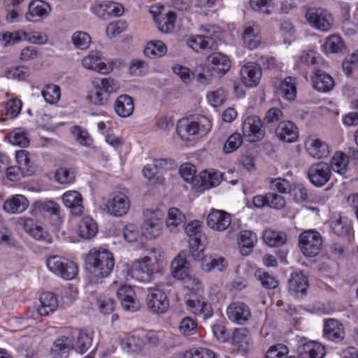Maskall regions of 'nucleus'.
Here are the masks:
<instances>
[{"label": "nucleus", "instance_id": "obj_1", "mask_svg": "<svg viewBox=\"0 0 358 358\" xmlns=\"http://www.w3.org/2000/svg\"><path fill=\"white\" fill-rule=\"evenodd\" d=\"M210 120L203 115H199L193 120L182 119L178 121L176 131L182 140L191 141L195 137H202L211 129Z\"/></svg>", "mask_w": 358, "mask_h": 358}, {"label": "nucleus", "instance_id": "obj_33", "mask_svg": "<svg viewBox=\"0 0 358 358\" xmlns=\"http://www.w3.org/2000/svg\"><path fill=\"white\" fill-rule=\"evenodd\" d=\"M299 355L301 358H324L326 350L321 343L310 341L300 348Z\"/></svg>", "mask_w": 358, "mask_h": 358}, {"label": "nucleus", "instance_id": "obj_64", "mask_svg": "<svg viewBox=\"0 0 358 358\" xmlns=\"http://www.w3.org/2000/svg\"><path fill=\"white\" fill-rule=\"evenodd\" d=\"M185 358H215V354L207 348H193L185 354Z\"/></svg>", "mask_w": 358, "mask_h": 358}, {"label": "nucleus", "instance_id": "obj_23", "mask_svg": "<svg viewBox=\"0 0 358 358\" xmlns=\"http://www.w3.org/2000/svg\"><path fill=\"white\" fill-rule=\"evenodd\" d=\"M323 333L325 338L335 342L342 341L345 336L343 324L338 320L333 318L327 319L324 321Z\"/></svg>", "mask_w": 358, "mask_h": 358}, {"label": "nucleus", "instance_id": "obj_4", "mask_svg": "<svg viewBox=\"0 0 358 358\" xmlns=\"http://www.w3.org/2000/svg\"><path fill=\"white\" fill-rule=\"evenodd\" d=\"M46 266L50 271L65 280H71L78 273L77 265L73 262L59 256L48 258Z\"/></svg>", "mask_w": 358, "mask_h": 358}, {"label": "nucleus", "instance_id": "obj_25", "mask_svg": "<svg viewBox=\"0 0 358 358\" xmlns=\"http://www.w3.org/2000/svg\"><path fill=\"white\" fill-rule=\"evenodd\" d=\"M186 222V217L182 211L177 208H169L165 224L166 229L173 234L179 232Z\"/></svg>", "mask_w": 358, "mask_h": 358}, {"label": "nucleus", "instance_id": "obj_7", "mask_svg": "<svg viewBox=\"0 0 358 358\" xmlns=\"http://www.w3.org/2000/svg\"><path fill=\"white\" fill-rule=\"evenodd\" d=\"M111 87L112 80L110 78L96 80L94 87L88 92L87 100L96 106L106 103L110 98Z\"/></svg>", "mask_w": 358, "mask_h": 358}, {"label": "nucleus", "instance_id": "obj_22", "mask_svg": "<svg viewBox=\"0 0 358 358\" xmlns=\"http://www.w3.org/2000/svg\"><path fill=\"white\" fill-rule=\"evenodd\" d=\"M117 296L125 310L135 312L140 308V303L136 299L135 292L131 286L120 287L117 292Z\"/></svg>", "mask_w": 358, "mask_h": 358}, {"label": "nucleus", "instance_id": "obj_2", "mask_svg": "<svg viewBox=\"0 0 358 358\" xmlns=\"http://www.w3.org/2000/svg\"><path fill=\"white\" fill-rule=\"evenodd\" d=\"M111 254L105 249H92L87 257V266L95 278L107 277L112 270Z\"/></svg>", "mask_w": 358, "mask_h": 358}, {"label": "nucleus", "instance_id": "obj_28", "mask_svg": "<svg viewBox=\"0 0 358 358\" xmlns=\"http://www.w3.org/2000/svg\"><path fill=\"white\" fill-rule=\"evenodd\" d=\"M74 347L75 343L71 337L62 336L54 342L51 348V355L53 358H66Z\"/></svg>", "mask_w": 358, "mask_h": 358}, {"label": "nucleus", "instance_id": "obj_27", "mask_svg": "<svg viewBox=\"0 0 358 358\" xmlns=\"http://www.w3.org/2000/svg\"><path fill=\"white\" fill-rule=\"evenodd\" d=\"M208 69L212 71L211 75L224 74L230 68V61L228 57L220 53L215 52L208 57Z\"/></svg>", "mask_w": 358, "mask_h": 358}, {"label": "nucleus", "instance_id": "obj_43", "mask_svg": "<svg viewBox=\"0 0 358 358\" xmlns=\"http://www.w3.org/2000/svg\"><path fill=\"white\" fill-rule=\"evenodd\" d=\"M349 162L350 159L347 155L343 152H336L330 161L331 171H334L337 173L343 175L348 169Z\"/></svg>", "mask_w": 358, "mask_h": 358}, {"label": "nucleus", "instance_id": "obj_14", "mask_svg": "<svg viewBox=\"0 0 358 358\" xmlns=\"http://www.w3.org/2000/svg\"><path fill=\"white\" fill-rule=\"evenodd\" d=\"M50 12L51 7L48 3L42 0H32L28 5L24 17L28 22H37L47 17Z\"/></svg>", "mask_w": 358, "mask_h": 358}, {"label": "nucleus", "instance_id": "obj_49", "mask_svg": "<svg viewBox=\"0 0 358 358\" xmlns=\"http://www.w3.org/2000/svg\"><path fill=\"white\" fill-rule=\"evenodd\" d=\"M33 206L36 210L51 215H59L60 212L59 205L52 200L37 201Z\"/></svg>", "mask_w": 358, "mask_h": 358}, {"label": "nucleus", "instance_id": "obj_6", "mask_svg": "<svg viewBox=\"0 0 358 358\" xmlns=\"http://www.w3.org/2000/svg\"><path fill=\"white\" fill-rule=\"evenodd\" d=\"M301 252L306 257H315L319 254L322 239L321 235L316 231L308 230L301 233L299 238Z\"/></svg>", "mask_w": 358, "mask_h": 358}, {"label": "nucleus", "instance_id": "obj_11", "mask_svg": "<svg viewBox=\"0 0 358 358\" xmlns=\"http://www.w3.org/2000/svg\"><path fill=\"white\" fill-rule=\"evenodd\" d=\"M146 304L152 313L164 314L169 308V301L163 291L157 287H150L148 289Z\"/></svg>", "mask_w": 358, "mask_h": 358}, {"label": "nucleus", "instance_id": "obj_15", "mask_svg": "<svg viewBox=\"0 0 358 358\" xmlns=\"http://www.w3.org/2000/svg\"><path fill=\"white\" fill-rule=\"evenodd\" d=\"M261 30L259 24L255 22H247L243 27L242 36L245 48L249 50L257 48L262 44Z\"/></svg>", "mask_w": 358, "mask_h": 358}, {"label": "nucleus", "instance_id": "obj_61", "mask_svg": "<svg viewBox=\"0 0 358 358\" xmlns=\"http://www.w3.org/2000/svg\"><path fill=\"white\" fill-rule=\"evenodd\" d=\"M4 75L8 79L23 80L28 76V70L25 66H12L5 70Z\"/></svg>", "mask_w": 358, "mask_h": 358}, {"label": "nucleus", "instance_id": "obj_29", "mask_svg": "<svg viewBox=\"0 0 358 358\" xmlns=\"http://www.w3.org/2000/svg\"><path fill=\"white\" fill-rule=\"evenodd\" d=\"M275 134L282 141L293 143L299 136V131L296 126L291 121H282L279 123Z\"/></svg>", "mask_w": 358, "mask_h": 358}, {"label": "nucleus", "instance_id": "obj_16", "mask_svg": "<svg viewBox=\"0 0 358 358\" xmlns=\"http://www.w3.org/2000/svg\"><path fill=\"white\" fill-rule=\"evenodd\" d=\"M116 342L127 353L140 352L145 345V341L139 334L122 333L117 336Z\"/></svg>", "mask_w": 358, "mask_h": 358}, {"label": "nucleus", "instance_id": "obj_9", "mask_svg": "<svg viewBox=\"0 0 358 358\" xmlns=\"http://www.w3.org/2000/svg\"><path fill=\"white\" fill-rule=\"evenodd\" d=\"M82 66L101 74H108L112 71V63L106 62L101 52L91 50L81 60Z\"/></svg>", "mask_w": 358, "mask_h": 358}, {"label": "nucleus", "instance_id": "obj_58", "mask_svg": "<svg viewBox=\"0 0 358 358\" xmlns=\"http://www.w3.org/2000/svg\"><path fill=\"white\" fill-rule=\"evenodd\" d=\"M255 275L266 289H275L278 286L276 278L262 270H257Z\"/></svg>", "mask_w": 358, "mask_h": 358}, {"label": "nucleus", "instance_id": "obj_34", "mask_svg": "<svg viewBox=\"0 0 358 358\" xmlns=\"http://www.w3.org/2000/svg\"><path fill=\"white\" fill-rule=\"evenodd\" d=\"M98 226L96 222L89 216L83 217L78 224V234L83 239L89 240L96 236Z\"/></svg>", "mask_w": 358, "mask_h": 358}, {"label": "nucleus", "instance_id": "obj_30", "mask_svg": "<svg viewBox=\"0 0 358 358\" xmlns=\"http://www.w3.org/2000/svg\"><path fill=\"white\" fill-rule=\"evenodd\" d=\"M306 145L308 154L316 159L326 157L331 152L328 144L319 138H310Z\"/></svg>", "mask_w": 358, "mask_h": 358}, {"label": "nucleus", "instance_id": "obj_47", "mask_svg": "<svg viewBox=\"0 0 358 358\" xmlns=\"http://www.w3.org/2000/svg\"><path fill=\"white\" fill-rule=\"evenodd\" d=\"M345 49V44L338 35H331L327 38L323 45V50L327 53H339Z\"/></svg>", "mask_w": 358, "mask_h": 358}, {"label": "nucleus", "instance_id": "obj_60", "mask_svg": "<svg viewBox=\"0 0 358 358\" xmlns=\"http://www.w3.org/2000/svg\"><path fill=\"white\" fill-rule=\"evenodd\" d=\"M143 174L153 185L162 184L164 181V178L158 174L157 169L153 164L145 165L143 169Z\"/></svg>", "mask_w": 358, "mask_h": 358}, {"label": "nucleus", "instance_id": "obj_55", "mask_svg": "<svg viewBox=\"0 0 358 358\" xmlns=\"http://www.w3.org/2000/svg\"><path fill=\"white\" fill-rule=\"evenodd\" d=\"M71 132L76 141L81 145L90 147L93 144V139L88 131L79 126H74Z\"/></svg>", "mask_w": 358, "mask_h": 358}, {"label": "nucleus", "instance_id": "obj_19", "mask_svg": "<svg viewBox=\"0 0 358 358\" xmlns=\"http://www.w3.org/2000/svg\"><path fill=\"white\" fill-rule=\"evenodd\" d=\"M227 315L231 322L243 324L250 318L251 312L246 304L238 301L231 303L227 307Z\"/></svg>", "mask_w": 358, "mask_h": 358}, {"label": "nucleus", "instance_id": "obj_51", "mask_svg": "<svg viewBox=\"0 0 358 358\" xmlns=\"http://www.w3.org/2000/svg\"><path fill=\"white\" fill-rule=\"evenodd\" d=\"M41 94L45 102L50 104H55L60 99V88L58 85L49 84L43 87Z\"/></svg>", "mask_w": 358, "mask_h": 358}, {"label": "nucleus", "instance_id": "obj_57", "mask_svg": "<svg viewBox=\"0 0 358 358\" xmlns=\"http://www.w3.org/2000/svg\"><path fill=\"white\" fill-rule=\"evenodd\" d=\"M243 143V137L239 133L232 134L226 141L223 146V152L226 154L236 150Z\"/></svg>", "mask_w": 358, "mask_h": 358}, {"label": "nucleus", "instance_id": "obj_21", "mask_svg": "<svg viewBox=\"0 0 358 358\" xmlns=\"http://www.w3.org/2000/svg\"><path fill=\"white\" fill-rule=\"evenodd\" d=\"M262 69L259 64L253 62L245 64L241 70L243 83L248 87H256L262 78Z\"/></svg>", "mask_w": 358, "mask_h": 358}, {"label": "nucleus", "instance_id": "obj_40", "mask_svg": "<svg viewBox=\"0 0 358 358\" xmlns=\"http://www.w3.org/2000/svg\"><path fill=\"white\" fill-rule=\"evenodd\" d=\"M330 229L338 236H346L352 228L351 221L345 216L334 217L330 222Z\"/></svg>", "mask_w": 358, "mask_h": 358}, {"label": "nucleus", "instance_id": "obj_56", "mask_svg": "<svg viewBox=\"0 0 358 358\" xmlns=\"http://www.w3.org/2000/svg\"><path fill=\"white\" fill-rule=\"evenodd\" d=\"M129 71L131 76H143L148 71V65L143 60L133 59L129 66Z\"/></svg>", "mask_w": 358, "mask_h": 358}, {"label": "nucleus", "instance_id": "obj_45", "mask_svg": "<svg viewBox=\"0 0 358 358\" xmlns=\"http://www.w3.org/2000/svg\"><path fill=\"white\" fill-rule=\"evenodd\" d=\"M264 242L271 247H280L287 241V235L282 231L266 229L263 234Z\"/></svg>", "mask_w": 358, "mask_h": 358}, {"label": "nucleus", "instance_id": "obj_59", "mask_svg": "<svg viewBox=\"0 0 358 358\" xmlns=\"http://www.w3.org/2000/svg\"><path fill=\"white\" fill-rule=\"evenodd\" d=\"M187 45L196 52L211 48L209 41L205 39V37L201 35L189 37L187 41Z\"/></svg>", "mask_w": 358, "mask_h": 358}, {"label": "nucleus", "instance_id": "obj_12", "mask_svg": "<svg viewBox=\"0 0 358 358\" xmlns=\"http://www.w3.org/2000/svg\"><path fill=\"white\" fill-rule=\"evenodd\" d=\"M243 136L250 142H257L264 136L262 122L257 115H249L244 118L242 123Z\"/></svg>", "mask_w": 358, "mask_h": 358}, {"label": "nucleus", "instance_id": "obj_36", "mask_svg": "<svg viewBox=\"0 0 358 358\" xmlns=\"http://www.w3.org/2000/svg\"><path fill=\"white\" fill-rule=\"evenodd\" d=\"M130 208L129 201L126 194V189L113 193V215L122 216L127 213Z\"/></svg>", "mask_w": 358, "mask_h": 358}, {"label": "nucleus", "instance_id": "obj_8", "mask_svg": "<svg viewBox=\"0 0 358 358\" xmlns=\"http://www.w3.org/2000/svg\"><path fill=\"white\" fill-rule=\"evenodd\" d=\"M145 220L141 227L142 234L149 239H155L162 233L163 221L160 211L146 210Z\"/></svg>", "mask_w": 358, "mask_h": 358}, {"label": "nucleus", "instance_id": "obj_52", "mask_svg": "<svg viewBox=\"0 0 358 358\" xmlns=\"http://www.w3.org/2000/svg\"><path fill=\"white\" fill-rule=\"evenodd\" d=\"M227 266V263L225 259L222 257H214L210 256L206 257L203 259V262L201 263V268L205 271H210L214 268H217L221 271L224 270Z\"/></svg>", "mask_w": 358, "mask_h": 358}, {"label": "nucleus", "instance_id": "obj_44", "mask_svg": "<svg viewBox=\"0 0 358 358\" xmlns=\"http://www.w3.org/2000/svg\"><path fill=\"white\" fill-rule=\"evenodd\" d=\"M93 331L90 329L80 330L77 336L74 348L80 354L86 352L92 345Z\"/></svg>", "mask_w": 358, "mask_h": 358}, {"label": "nucleus", "instance_id": "obj_3", "mask_svg": "<svg viewBox=\"0 0 358 358\" xmlns=\"http://www.w3.org/2000/svg\"><path fill=\"white\" fill-rule=\"evenodd\" d=\"M131 277L141 282H150L155 274L159 273L157 267L150 263V259L144 257L133 262L128 271Z\"/></svg>", "mask_w": 358, "mask_h": 358}, {"label": "nucleus", "instance_id": "obj_24", "mask_svg": "<svg viewBox=\"0 0 358 358\" xmlns=\"http://www.w3.org/2000/svg\"><path fill=\"white\" fill-rule=\"evenodd\" d=\"M29 206V201L22 194H17L9 196L3 204V209L10 214H20L24 212Z\"/></svg>", "mask_w": 358, "mask_h": 358}, {"label": "nucleus", "instance_id": "obj_63", "mask_svg": "<svg viewBox=\"0 0 358 358\" xmlns=\"http://www.w3.org/2000/svg\"><path fill=\"white\" fill-rule=\"evenodd\" d=\"M92 9V12L99 17L104 20L109 19L112 13L111 1H108L98 3Z\"/></svg>", "mask_w": 358, "mask_h": 358}, {"label": "nucleus", "instance_id": "obj_54", "mask_svg": "<svg viewBox=\"0 0 358 358\" xmlns=\"http://www.w3.org/2000/svg\"><path fill=\"white\" fill-rule=\"evenodd\" d=\"M282 94L288 100H294L296 96L295 79L293 77L285 78L280 85Z\"/></svg>", "mask_w": 358, "mask_h": 358}, {"label": "nucleus", "instance_id": "obj_26", "mask_svg": "<svg viewBox=\"0 0 358 358\" xmlns=\"http://www.w3.org/2000/svg\"><path fill=\"white\" fill-rule=\"evenodd\" d=\"M308 287V278L302 272H296L292 275L288 286L290 294L297 298L301 297L306 294Z\"/></svg>", "mask_w": 358, "mask_h": 358}, {"label": "nucleus", "instance_id": "obj_38", "mask_svg": "<svg viewBox=\"0 0 358 358\" xmlns=\"http://www.w3.org/2000/svg\"><path fill=\"white\" fill-rule=\"evenodd\" d=\"M232 343L240 350H249L252 343L250 331L245 328L236 329L232 335Z\"/></svg>", "mask_w": 358, "mask_h": 358}, {"label": "nucleus", "instance_id": "obj_31", "mask_svg": "<svg viewBox=\"0 0 358 358\" xmlns=\"http://www.w3.org/2000/svg\"><path fill=\"white\" fill-rule=\"evenodd\" d=\"M314 88L320 92H330L334 87V78L322 70H317L312 78Z\"/></svg>", "mask_w": 358, "mask_h": 358}, {"label": "nucleus", "instance_id": "obj_32", "mask_svg": "<svg viewBox=\"0 0 358 358\" xmlns=\"http://www.w3.org/2000/svg\"><path fill=\"white\" fill-rule=\"evenodd\" d=\"M185 231L189 237V244L191 248H196L201 245V238L204 236L202 233V224L199 220H193L185 227Z\"/></svg>", "mask_w": 358, "mask_h": 358}, {"label": "nucleus", "instance_id": "obj_39", "mask_svg": "<svg viewBox=\"0 0 358 358\" xmlns=\"http://www.w3.org/2000/svg\"><path fill=\"white\" fill-rule=\"evenodd\" d=\"M134 109V101L130 96L124 94L116 99L115 110L119 116L127 117L133 113Z\"/></svg>", "mask_w": 358, "mask_h": 358}, {"label": "nucleus", "instance_id": "obj_17", "mask_svg": "<svg viewBox=\"0 0 358 358\" xmlns=\"http://www.w3.org/2000/svg\"><path fill=\"white\" fill-rule=\"evenodd\" d=\"M24 231L33 238L37 241L51 242V237L44 225L38 220L32 218H25L22 223Z\"/></svg>", "mask_w": 358, "mask_h": 358}, {"label": "nucleus", "instance_id": "obj_53", "mask_svg": "<svg viewBox=\"0 0 358 358\" xmlns=\"http://www.w3.org/2000/svg\"><path fill=\"white\" fill-rule=\"evenodd\" d=\"M71 41L76 48L83 50L90 47L92 39L87 32L78 31L72 34Z\"/></svg>", "mask_w": 358, "mask_h": 358}, {"label": "nucleus", "instance_id": "obj_37", "mask_svg": "<svg viewBox=\"0 0 358 358\" xmlns=\"http://www.w3.org/2000/svg\"><path fill=\"white\" fill-rule=\"evenodd\" d=\"M172 275L175 278L183 280L189 273V264L186 259L178 254L171 262Z\"/></svg>", "mask_w": 358, "mask_h": 358}, {"label": "nucleus", "instance_id": "obj_20", "mask_svg": "<svg viewBox=\"0 0 358 358\" xmlns=\"http://www.w3.org/2000/svg\"><path fill=\"white\" fill-rule=\"evenodd\" d=\"M64 206L74 215H80L84 212L83 199L81 194L75 190L65 192L62 196Z\"/></svg>", "mask_w": 358, "mask_h": 358}, {"label": "nucleus", "instance_id": "obj_50", "mask_svg": "<svg viewBox=\"0 0 358 358\" xmlns=\"http://www.w3.org/2000/svg\"><path fill=\"white\" fill-rule=\"evenodd\" d=\"M9 141L15 145L27 147L29 144V138L25 129L16 128L10 134Z\"/></svg>", "mask_w": 358, "mask_h": 358}, {"label": "nucleus", "instance_id": "obj_42", "mask_svg": "<svg viewBox=\"0 0 358 358\" xmlns=\"http://www.w3.org/2000/svg\"><path fill=\"white\" fill-rule=\"evenodd\" d=\"M201 185L203 189H210L218 186L223 180L222 173L211 170L203 171L200 173Z\"/></svg>", "mask_w": 358, "mask_h": 358}, {"label": "nucleus", "instance_id": "obj_48", "mask_svg": "<svg viewBox=\"0 0 358 358\" xmlns=\"http://www.w3.org/2000/svg\"><path fill=\"white\" fill-rule=\"evenodd\" d=\"M166 53L165 44L160 41L148 43L144 49V55L148 57H161Z\"/></svg>", "mask_w": 358, "mask_h": 358}, {"label": "nucleus", "instance_id": "obj_35", "mask_svg": "<svg viewBox=\"0 0 358 358\" xmlns=\"http://www.w3.org/2000/svg\"><path fill=\"white\" fill-rule=\"evenodd\" d=\"M41 305L38 311L41 315L47 316L54 313L58 307L57 299L49 292H43L40 296Z\"/></svg>", "mask_w": 358, "mask_h": 358}, {"label": "nucleus", "instance_id": "obj_18", "mask_svg": "<svg viewBox=\"0 0 358 358\" xmlns=\"http://www.w3.org/2000/svg\"><path fill=\"white\" fill-rule=\"evenodd\" d=\"M207 225L214 231H223L229 228L231 222L229 213L222 210L213 209L208 214Z\"/></svg>", "mask_w": 358, "mask_h": 358}, {"label": "nucleus", "instance_id": "obj_5", "mask_svg": "<svg viewBox=\"0 0 358 358\" xmlns=\"http://www.w3.org/2000/svg\"><path fill=\"white\" fill-rule=\"evenodd\" d=\"M306 18L312 27L321 31H329L334 22L333 15L328 10L322 8L308 9Z\"/></svg>", "mask_w": 358, "mask_h": 358}, {"label": "nucleus", "instance_id": "obj_62", "mask_svg": "<svg viewBox=\"0 0 358 358\" xmlns=\"http://www.w3.org/2000/svg\"><path fill=\"white\" fill-rule=\"evenodd\" d=\"M250 6L255 11L268 15L273 8V0H250Z\"/></svg>", "mask_w": 358, "mask_h": 358}, {"label": "nucleus", "instance_id": "obj_41", "mask_svg": "<svg viewBox=\"0 0 358 358\" xmlns=\"http://www.w3.org/2000/svg\"><path fill=\"white\" fill-rule=\"evenodd\" d=\"M257 241V237L254 232L248 230L240 232L238 243L241 248V253L245 255H248L255 247Z\"/></svg>", "mask_w": 358, "mask_h": 358}, {"label": "nucleus", "instance_id": "obj_13", "mask_svg": "<svg viewBox=\"0 0 358 358\" xmlns=\"http://www.w3.org/2000/svg\"><path fill=\"white\" fill-rule=\"evenodd\" d=\"M185 303L188 310L196 315H202L206 319L212 315V309L210 303L204 299L195 294H188L185 296Z\"/></svg>", "mask_w": 358, "mask_h": 358}, {"label": "nucleus", "instance_id": "obj_10", "mask_svg": "<svg viewBox=\"0 0 358 358\" xmlns=\"http://www.w3.org/2000/svg\"><path fill=\"white\" fill-rule=\"evenodd\" d=\"M309 181L315 187L326 185L331 177L329 164L318 162L310 165L306 173Z\"/></svg>", "mask_w": 358, "mask_h": 358}, {"label": "nucleus", "instance_id": "obj_46", "mask_svg": "<svg viewBox=\"0 0 358 358\" xmlns=\"http://www.w3.org/2000/svg\"><path fill=\"white\" fill-rule=\"evenodd\" d=\"M176 22V15L173 12L169 11L164 16L156 19V24L159 31L162 33H170L173 31Z\"/></svg>", "mask_w": 358, "mask_h": 358}]
</instances>
